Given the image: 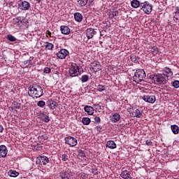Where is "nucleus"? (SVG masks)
<instances>
[{
  "instance_id": "1",
  "label": "nucleus",
  "mask_w": 179,
  "mask_h": 179,
  "mask_svg": "<svg viewBox=\"0 0 179 179\" xmlns=\"http://www.w3.org/2000/svg\"><path fill=\"white\" fill-rule=\"evenodd\" d=\"M29 92H28L29 96L34 99H38L43 96V87L38 85H30L28 88Z\"/></svg>"
},
{
  "instance_id": "2",
  "label": "nucleus",
  "mask_w": 179,
  "mask_h": 179,
  "mask_svg": "<svg viewBox=\"0 0 179 179\" xmlns=\"http://www.w3.org/2000/svg\"><path fill=\"white\" fill-rule=\"evenodd\" d=\"M150 79L152 80L156 85H166L167 83V78L162 73H155L150 76Z\"/></svg>"
},
{
  "instance_id": "3",
  "label": "nucleus",
  "mask_w": 179,
  "mask_h": 179,
  "mask_svg": "<svg viewBox=\"0 0 179 179\" xmlns=\"http://www.w3.org/2000/svg\"><path fill=\"white\" fill-rule=\"evenodd\" d=\"M145 78H146V73L145 72V70L139 69L134 73L133 80L136 83H141V82H143Z\"/></svg>"
},
{
  "instance_id": "4",
  "label": "nucleus",
  "mask_w": 179,
  "mask_h": 179,
  "mask_svg": "<svg viewBox=\"0 0 179 179\" xmlns=\"http://www.w3.org/2000/svg\"><path fill=\"white\" fill-rule=\"evenodd\" d=\"M69 75L71 76V78H75V76H78V75H80V71H79V64H71L69 69Z\"/></svg>"
},
{
  "instance_id": "5",
  "label": "nucleus",
  "mask_w": 179,
  "mask_h": 179,
  "mask_svg": "<svg viewBox=\"0 0 179 179\" xmlns=\"http://www.w3.org/2000/svg\"><path fill=\"white\" fill-rule=\"evenodd\" d=\"M141 9L146 15H150L153 9V6L149 1L142 2Z\"/></svg>"
},
{
  "instance_id": "6",
  "label": "nucleus",
  "mask_w": 179,
  "mask_h": 179,
  "mask_svg": "<svg viewBox=\"0 0 179 179\" xmlns=\"http://www.w3.org/2000/svg\"><path fill=\"white\" fill-rule=\"evenodd\" d=\"M66 145H69L71 148H74L78 145V139L76 138L69 136L64 138Z\"/></svg>"
},
{
  "instance_id": "7",
  "label": "nucleus",
  "mask_w": 179,
  "mask_h": 179,
  "mask_svg": "<svg viewBox=\"0 0 179 179\" xmlns=\"http://www.w3.org/2000/svg\"><path fill=\"white\" fill-rule=\"evenodd\" d=\"M49 162L50 159L46 156L38 157L36 160V164H41V166H45Z\"/></svg>"
},
{
  "instance_id": "8",
  "label": "nucleus",
  "mask_w": 179,
  "mask_h": 179,
  "mask_svg": "<svg viewBox=\"0 0 179 179\" xmlns=\"http://www.w3.org/2000/svg\"><path fill=\"white\" fill-rule=\"evenodd\" d=\"M90 69L94 71V72H99V71H101V64L100 62L94 61L90 64Z\"/></svg>"
},
{
  "instance_id": "9",
  "label": "nucleus",
  "mask_w": 179,
  "mask_h": 179,
  "mask_svg": "<svg viewBox=\"0 0 179 179\" xmlns=\"http://www.w3.org/2000/svg\"><path fill=\"white\" fill-rule=\"evenodd\" d=\"M68 55H69V51L66 49H62L57 53V57L59 59H65Z\"/></svg>"
},
{
  "instance_id": "10",
  "label": "nucleus",
  "mask_w": 179,
  "mask_h": 179,
  "mask_svg": "<svg viewBox=\"0 0 179 179\" xmlns=\"http://www.w3.org/2000/svg\"><path fill=\"white\" fill-rule=\"evenodd\" d=\"M85 34L88 40H90L91 38H93L96 34H97V31H96V29L93 28H87L85 31Z\"/></svg>"
},
{
  "instance_id": "11",
  "label": "nucleus",
  "mask_w": 179,
  "mask_h": 179,
  "mask_svg": "<svg viewBox=\"0 0 179 179\" xmlns=\"http://www.w3.org/2000/svg\"><path fill=\"white\" fill-rule=\"evenodd\" d=\"M143 100L146 101V103H151V104H153V103L156 101V96L155 95H144L143 96Z\"/></svg>"
},
{
  "instance_id": "12",
  "label": "nucleus",
  "mask_w": 179,
  "mask_h": 179,
  "mask_svg": "<svg viewBox=\"0 0 179 179\" xmlns=\"http://www.w3.org/2000/svg\"><path fill=\"white\" fill-rule=\"evenodd\" d=\"M19 8L21 10H29V9H30V3L23 1L19 3Z\"/></svg>"
},
{
  "instance_id": "13",
  "label": "nucleus",
  "mask_w": 179,
  "mask_h": 179,
  "mask_svg": "<svg viewBox=\"0 0 179 179\" xmlns=\"http://www.w3.org/2000/svg\"><path fill=\"white\" fill-rule=\"evenodd\" d=\"M46 104L47 106H48L50 110H55V108L58 107V103H57V101L52 99L47 101Z\"/></svg>"
},
{
  "instance_id": "14",
  "label": "nucleus",
  "mask_w": 179,
  "mask_h": 179,
  "mask_svg": "<svg viewBox=\"0 0 179 179\" xmlns=\"http://www.w3.org/2000/svg\"><path fill=\"white\" fill-rule=\"evenodd\" d=\"M60 31L62 34H64L65 36H68V34H71V29L68 27V26L62 25L60 27Z\"/></svg>"
},
{
  "instance_id": "15",
  "label": "nucleus",
  "mask_w": 179,
  "mask_h": 179,
  "mask_svg": "<svg viewBox=\"0 0 179 179\" xmlns=\"http://www.w3.org/2000/svg\"><path fill=\"white\" fill-rule=\"evenodd\" d=\"M6 155H8V148H6V145H0V157H6Z\"/></svg>"
},
{
  "instance_id": "16",
  "label": "nucleus",
  "mask_w": 179,
  "mask_h": 179,
  "mask_svg": "<svg viewBox=\"0 0 179 179\" xmlns=\"http://www.w3.org/2000/svg\"><path fill=\"white\" fill-rule=\"evenodd\" d=\"M131 117L136 118H142V112L137 108H134L131 113Z\"/></svg>"
},
{
  "instance_id": "17",
  "label": "nucleus",
  "mask_w": 179,
  "mask_h": 179,
  "mask_svg": "<svg viewBox=\"0 0 179 179\" xmlns=\"http://www.w3.org/2000/svg\"><path fill=\"white\" fill-rule=\"evenodd\" d=\"M162 75H164V76H165L166 78H172L173 77V71H171V69H170L169 67H165L164 69V73Z\"/></svg>"
},
{
  "instance_id": "18",
  "label": "nucleus",
  "mask_w": 179,
  "mask_h": 179,
  "mask_svg": "<svg viewBox=\"0 0 179 179\" xmlns=\"http://www.w3.org/2000/svg\"><path fill=\"white\" fill-rule=\"evenodd\" d=\"M121 120V116L120 114L115 113L113 115L110 116V121L115 124V122H118Z\"/></svg>"
},
{
  "instance_id": "19",
  "label": "nucleus",
  "mask_w": 179,
  "mask_h": 179,
  "mask_svg": "<svg viewBox=\"0 0 179 179\" xmlns=\"http://www.w3.org/2000/svg\"><path fill=\"white\" fill-rule=\"evenodd\" d=\"M143 3H141L138 0H132L131 1V6L134 9H138L139 6H142Z\"/></svg>"
},
{
  "instance_id": "20",
  "label": "nucleus",
  "mask_w": 179,
  "mask_h": 179,
  "mask_svg": "<svg viewBox=\"0 0 179 179\" xmlns=\"http://www.w3.org/2000/svg\"><path fill=\"white\" fill-rule=\"evenodd\" d=\"M84 110L85 113H87L88 115H93V114L94 113V108L90 106H85L84 107Z\"/></svg>"
},
{
  "instance_id": "21",
  "label": "nucleus",
  "mask_w": 179,
  "mask_h": 179,
  "mask_svg": "<svg viewBox=\"0 0 179 179\" xmlns=\"http://www.w3.org/2000/svg\"><path fill=\"white\" fill-rule=\"evenodd\" d=\"M120 177H122V178L123 179H132V176H131V173H129V171L127 170L123 171L121 173Z\"/></svg>"
},
{
  "instance_id": "22",
  "label": "nucleus",
  "mask_w": 179,
  "mask_h": 179,
  "mask_svg": "<svg viewBox=\"0 0 179 179\" xmlns=\"http://www.w3.org/2000/svg\"><path fill=\"white\" fill-rule=\"evenodd\" d=\"M39 117L43 121V122H50V117L48 115L44 114L43 112L39 113Z\"/></svg>"
},
{
  "instance_id": "23",
  "label": "nucleus",
  "mask_w": 179,
  "mask_h": 179,
  "mask_svg": "<svg viewBox=\"0 0 179 179\" xmlns=\"http://www.w3.org/2000/svg\"><path fill=\"white\" fill-rule=\"evenodd\" d=\"M106 148H108L109 149H116L117 148V144H115V142L114 141H108L106 143Z\"/></svg>"
},
{
  "instance_id": "24",
  "label": "nucleus",
  "mask_w": 179,
  "mask_h": 179,
  "mask_svg": "<svg viewBox=\"0 0 179 179\" xmlns=\"http://www.w3.org/2000/svg\"><path fill=\"white\" fill-rule=\"evenodd\" d=\"M22 65L24 68H28L29 66H33V62L31 59L22 62Z\"/></svg>"
},
{
  "instance_id": "25",
  "label": "nucleus",
  "mask_w": 179,
  "mask_h": 179,
  "mask_svg": "<svg viewBox=\"0 0 179 179\" xmlns=\"http://www.w3.org/2000/svg\"><path fill=\"white\" fill-rule=\"evenodd\" d=\"M60 178L61 179H69L71 178V174L66 170L64 172H60Z\"/></svg>"
},
{
  "instance_id": "26",
  "label": "nucleus",
  "mask_w": 179,
  "mask_h": 179,
  "mask_svg": "<svg viewBox=\"0 0 179 179\" xmlns=\"http://www.w3.org/2000/svg\"><path fill=\"white\" fill-rule=\"evenodd\" d=\"M74 19L76 22H80L83 20V15L80 13H74Z\"/></svg>"
},
{
  "instance_id": "27",
  "label": "nucleus",
  "mask_w": 179,
  "mask_h": 179,
  "mask_svg": "<svg viewBox=\"0 0 179 179\" xmlns=\"http://www.w3.org/2000/svg\"><path fill=\"white\" fill-rule=\"evenodd\" d=\"M119 12L118 10H115L114 11V10H111L110 12H109L108 16H109V19H114L115 17L118 16L119 15Z\"/></svg>"
},
{
  "instance_id": "28",
  "label": "nucleus",
  "mask_w": 179,
  "mask_h": 179,
  "mask_svg": "<svg viewBox=\"0 0 179 179\" xmlns=\"http://www.w3.org/2000/svg\"><path fill=\"white\" fill-rule=\"evenodd\" d=\"M88 2H89V0H78L77 1L78 6H80V8H83V6H86V5H87Z\"/></svg>"
},
{
  "instance_id": "29",
  "label": "nucleus",
  "mask_w": 179,
  "mask_h": 179,
  "mask_svg": "<svg viewBox=\"0 0 179 179\" xmlns=\"http://www.w3.org/2000/svg\"><path fill=\"white\" fill-rule=\"evenodd\" d=\"M171 129L172 132H173V134L175 135L178 134V133H179V127H178V126H177L176 124L171 125Z\"/></svg>"
},
{
  "instance_id": "30",
  "label": "nucleus",
  "mask_w": 179,
  "mask_h": 179,
  "mask_svg": "<svg viewBox=\"0 0 179 179\" xmlns=\"http://www.w3.org/2000/svg\"><path fill=\"white\" fill-rule=\"evenodd\" d=\"M150 51L154 55H157L159 54V48H157V46H152Z\"/></svg>"
},
{
  "instance_id": "31",
  "label": "nucleus",
  "mask_w": 179,
  "mask_h": 179,
  "mask_svg": "<svg viewBox=\"0 0 179 179\" xmlns=\"http://www.w3.org/2000/svg\"><path fill=\"white\" fill-rule=\"evenodd\" d=\"M8 176L10 177H17L19 176V172L16 171H13V170H10L8 171Z\"/></svg>"
},
{
  "instance_id": "32",
  "label": "nucleus",
  "mask_w": 179,
  "mask_h": 179,
  "mask_svg": "<svg viewBox=\"0 0 179 179\" xmlns=\"http://www.w3.org/2000/svg\"><path fill=\"white\" fill-rule=\"evenodd\" d=\"M6 38L7 40H8V41H11V43H15V41H16L17 39L16 38V37H15L12 34H8L6 36Z\"/></svg>"
},
{
  "instance_id": "33",
  "label": "nucleus",
  "mask_w": 179,
  "mask_h": 179,
  "mask_svg": "<svg viewBox=\"0 0 179 179\" xmlns=\"http://www.w3.org/2000/svg\"><path fill=\"white\" fill-rule=\"evenodd\" d=\"M45 48H46V50H52L54 48V45L51 43L45 42Z\"/></svg>"
},
{
  "instance_id": "34",
  "label": "nucleus",
  "mask_w": 179,
  "mask_h": 179,
  "mask_svg": "<svg viewBox=\"0 0 179 179\" xmlns=\"http://www.w3.org/2000/svg\"><path fill=\"white\" fill-rule=\"evenodd\" d=\"M82 122L84 125H89V124H90V122H91L90 118L83 117L82 119Z\"/></svg>"
},
{
  "instance_id": "35",
  "label": "nucleus",
  "mask_w": 179,
  "mask_h": 179,
  "mask_svg": "<svg viewBox=\"0 0 179 179\" xmlns=\"http://www.w3.org/2000/svg\"><path fill=\"white\" fill-rule=\"evenodd\" d=\"M78 177L80 179H86L89 178V175L87 173H85V172H81L78 174Z\"/></svg>"
},
{
  "instance_id": "36",
  "label": "nucleus",
  "mask_w": 179,
  "mask_h": 179,
  "mask_svg": "<svg viewBox=\"0 0 179 179\" xmlns=\"http://www.w3.org/2000/svg\"><path fill=\"white\" fill-rule=\"evenodd\" d=\"M13 107L14 108H16L17 110H20V107H22V105L20 104V103L17 102V101H14L13 103Z\"/></svg>"
},
{
  "instance_id": "37",
  "label": "nucleus",
  "mask_w": 179,
  "mask_h": 179,
  "mask_svg": "<svg viewBox=\"0 0 179 179\" xmlns=\"http://www.w3.org/2000/svg\"><path fill=\"white\" fill-rule=\"evenodd\" d=\"M106 88H107V86L103 85H99L97 86L98 92H104V90H106Z\"/></svg>"
},
{
  "instance_id": "38",
  "label": "nucleus",
  "mask_w": 179,
  "mask_h": 179,
  "mask_svg": "<svg viewBox=\"0 0 179 179\" xmlns=\"http://www.w3.org/2000/svg\"><path fill=\"white\" fill-rule=\"evenodd\" d=\"M87 80H89V76L87 75H83L81 77V82L83 83H86V82H87Z\"/></svg>"
},
{
  "instance_id": "39",
  "label": "nucleus",
  "mask_w": 179,
  "mask_h": 179,
  "mask_svg": "<svg viewBox=\"0 0 179 179\" xmlns=\"http://www.w3.org/2000/svg\"><path fill=\"white\" fill-rule=\"evenodd\" d=\"M38 139L39 142H43V141H47V139H48V136H47L45 135L39 136L38 137Z\"/></svg>"
},
{
  "instance_id": "40",
  "label": "nucleus",
  "mask_w": 179,
  "mask_h": 179,
  "mask_svg": "<svg viewBox=\"0 0 179 179\" xmlns=\"http://www.w3.org/2000/svg\"><path fill=\"white\" fill-rule=\"evenodd\" d=\"M62 162H69V157L66 154H63L62 155Z\"/></svg>"
},
{
  "instance_id": "41",
  "label": "nucleus",
  "mask_w": 179,
  "mask_h": 179,
  "mask_svg": "<svg viewBox=\"0 0 179 179\" xmlns=\"http://www.w3.org/2000/svg\"><path fill=\"white\" fill-rule=\"evenodd\" d=\"M173 20L175 23H179V14H176L173 13Z\"/></svg>"
},
{
  "instance_id": "42",
  "label": "nucleus",
  "mask_w": 179,
  "mask_h": 179,
  "mask_svg": "<svg viewBox=\"0 0 179 179\" xmlns=\"http://www.w3.org/2000/svg\"><path fill=\"white\" fill-rule=\"evenodd\" d=\"M131 59L132 62H134L135 64H138L139 61H138V56L133 55L131 57Z\"/></svg>"
},
{
  "instance_id": "43",
  "label": "nucleus",
  "mask_w": 179,
  "mask_h": 179,
  "mask_svg": "<svg viewBox=\"0 0 179 179\" xmlns=\"http://www.w3.org/2000/svg\"><path fill=\"white\" fill-rule=\"evenodd\" d=\"M172 85L173 86V87H175L176 89H178L179 87V81L178 80H175L172 83Z\"/></svg>"
},
{
  "instance_id": "44",
  "label": "nucleus",
  "mask_w": 179,
  "mask_h": 179,
  "mask_svg": "<svg viewBox=\"0 0 179 179\" xmlns=\"http://www.w3.org/2000/svg\"><path fill=\"white\" fill-rule=\"evenodd\" d=\"M78 155L80 157H86V155L85 154V152L82 150H78Z\"/></svg>"
},
{
  "instance_id": "45",
  "label": "nucleus",
  "mask_w": 179,
  "mask_h": 179,
  "mask_svg": "<svg viewBox=\"0 0 179 179\" xmlns=\"http://www.w3.org/2000/svg\"><path fill=\"white\" fill-rule=\"evenodd\" d=\"M37 106H38V107L43 108V107H44V106H45V101H39L38 102V103H37Z\"/></svg>"
},
{
  "instance_id": "46",
  "label": "nucleus",
  "mask_w": 179,
  "mask_h": 179,
  "mask_svg": "<svg viewBox=\"0 0 179 179\" xmlns=\"http://www.w3.org/2000/svg\"><path fill=\"white\" fill-rule=\"evenodd\" d=\"M43 73H51V69L48 67H45L43 69Z\"/></svg>"
},
{
  "instance_id": "47",
  "label": "nucleus",
  "mask_w": 179,
  "mask_h": 179,
  "mask_svg": "<svg viewBox=\"0 0 179 179\" xmlns=\"http://www.w3.org/2000/svg\"><path fill=\"white\" fill-rule=\"evenodd\" d=\"M94 121L96 124H100L101 122V119H100V117H95Z\"/></svg>"
},
{
  "instance_id": "48",
  "label": "nucleus",
  "mask_w": 179,
  "mask_h": 179,
  "mask_svg": "<svg viewBox=\"0 0 179 179\" xmlns=\"http://www.w3.org/2000/svg\"><path fill=\"white\" fill-rule=\"evenodd\" d=\"M17 23H22L23 22V17H17Z\"/></svg>"
},
{
  "instance_id": "49",
  "label": "nucleus",
  "mask_w": 179,
  "mask_h": 179,
  "mask_svg": "<svg viewBox=\"0 0 179 179\" xmlns=\"http://www.w3.org/2000/svg\"><path fill=\"white\" fill-rule=\"evenodd\" d=\"M152 143V142L151 140H147L145 141V145H147V146H151Z\"/></svg>"
},
{
  "instance_id": "50",
  "label": "nucleus",
  "mask_w": 179,
  "mask_h": 179,
  "mask_svg": "<svg viewBox=\"0 0 179 179\" xmlns=\"http://www.w3.org/2000/svg\"><path fill=\"white\" fill-rule=\"evenodd\" d=\"M174 13H176V15H179V7L178 6L176 7V12Z\"/></svg>"
},
{
  "instance_id": "51",
  "label": "nucleus",
  "mask_w": 179,
  "mask_h": 179,
  "mask_svg": "<svg viewBox=\"0 0 179 179\" xmlns=\"http://www.w3.org/2000/svg\"><path fill=\"white\" fill-rule=\"evenodd\" d=\"M101 129H103V128L101 127V126H97V127H96V131H100Z\"/></svg>"
},
{
  "instance_id": "52",
  "label": "nucleus",
  "mask_w": 179,
  "mask_h": 179,
  "mask_svg": "<svg viewBox=\"0 0 179 179\" xmlns=\"http://www.w3.org/2000/svg\"><path fill=\"white\" fill-rule=\"evenodd\" d=\"M46 34L51 37V31H50L49 30L46 31Z\"/></svg>"
},
{
  "instance_id": "53",
  "label": "nucleus",
  "mask_w": 179,
  "mask_h": 179,
  "mask_svg": "<svg viewBox=\"0 0 179 179\" xmlns=\"http://www.w3.org/2000/svg\"><path fill=\"white\" fill-rule=\"evenodd\" d=\"M94 2V0H89L90 5H93Z\"/></svg>"
},
{
  "instance_id": "54",
  "label": "nucleus",
  "mask_w": 179,
  "mask_h": 179,
  "mask_svg": "<svg viewBox=\"0 0 179 179\" xmlns=\"http://www.w3.org/2000/svg\"><path fill=\"white\" fill-rule=\"evenodd\" d=\"M3 131V127L0 125V133Z\"/></svg>"
},
{
  "instance_id": "55",
  "label": "nucleus",
  "mask_w": 179,
  "mask_h": 179,
  "mask_svg": "<svg viewBox=\"0 0 179 179\" xmlns=\"http://www.w3.org/2000/svg\"><path fill=\"white\" fill-rule=\"evenodd\" d=\"M38 3L41 2V0H36Z\"/></svg>"
},
{
  "instance_id": "56",
  "label": "nucleus",
  "mask_w": 179,
  "mask_h": 179,
  "mask_svg": "<svg viewBox=\"0 0 179 179\" xmlns=\"http://www.w3.org/2000/svg\"><path fill=\"white\" fill-rule=\"evenodd\" d=\"M11 110H13V108H11Z\"/></svg>"
}]
</instances>
